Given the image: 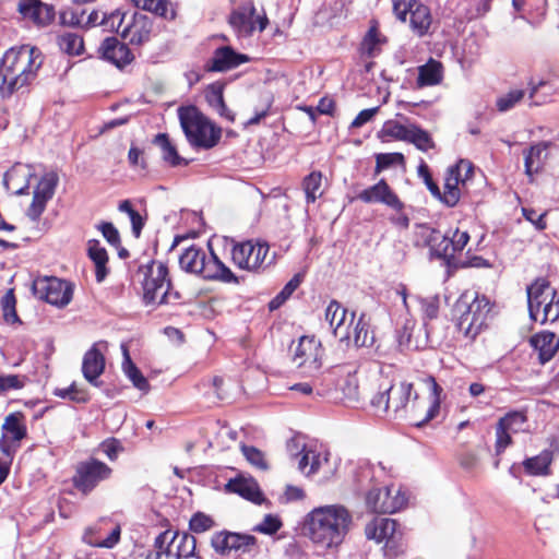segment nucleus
Wrapping results in <instances>:
<instances>
[{
	"label": "nucleus",
	"mask_w": 559,
	"mask_h": 559,
	"mask_svg": "<svg viewBox=\"0 0 559 559\" xmlns=\"http://www.w3.org/2000/svg\"><path fill=\"white\" fill-rule=\"evenodd\" d=\"M153 20L145 13L134 12L121 31V37L130 45L141 46L151 39Z\"/></svg>",
	"instance_id": "2eb2a0df"
},
{
	"label": "nucleus",
	"mask_w": 559,
	"mask_h": 559,
	"mask_svg": "<svg viewBox=\"0 0 559 559\" xmlns=\"http://www.w3.org/2000/svg\"><path fill=\"white\" fill-rule=\"evenodd\" d=\"M302 275L300 273L295 274L289 282L283 287V289L270 301V310L280 308L298 288L302 282Z\"/></svg>",
	"instance_id": "c03bdc74"
},
{
	"label": "nucleus",
	"mask_w": 559,
	"mask_h": 559,
	"mask_svg": "<svg viewBox=\"0 0 559 559\" xmlns=\"http://www.w3.org/2000/svg\"><path fill=\"white\" fill-rule=\"evenodd\" d=\"M240 450L247 462L254 468L266 472L270 469L266 455L253 445L240 444Z\"/></svg>",
	"instance_id": "ea45409f"
},
{
	"label": "nucleus",
	"mask_w": 559,
	"mask_h": 559,
	"mask_svg": "<svg viewBox=\"0 0 559 559\" xmlns=\"http://www.w3.org/2000/svg\"><path fill=\"white\" fill-rule=\"evenodd\" d=\"M99 51L105 60L122 70L134 60V55L127 44L117 37H107L103 40Z\"/></svg>",
	"instance_id": "6ab92c4d"
},
{
	"label": "nucleus",
	"mask_w": 559,
	"mask_h": 559,
	"mask_svg": "<svg viewBox=\"0 0 559 559\" xmlns=\"http://www.w3.org/2000/svg\"><path fill=\"white\" fill-rule=\"evenodd\" d=\"M58 45L61 51L70 56H80L84 51L83 38L75 33H63L58 36Z\"/></svg>",
	"instance_id": "58836bf2"
},
{
	"label": "nucleus",
	"mask_w": 559,
	"mask_h": 559,
	"mask_svg": "<svg viewBox=\"0 0 559 559\" xmlns=\"http://www.w3.org/2000/svg\"><path fill=\"white\" fill-rule=\"evenodd\" d=\"M106 342L95 343L85 354L82 361V372L85 380L94 386H99L98 378L105 370V356L98 348Z\"/></svg>",
	"instance_id": "4be33fe9"
},
{
	"label": "nucleus",
	"mask_w": 559,
	"mask_h": 559,
	"mask_svg": "<svg viewBox=\"0 0 559 559\" xmlns=\"http://www.w3.org/2000/svg\"><path fill=\"white\" fill-rule=\"evenodd\" d=\"M396 527L397 523L393 519L374 518L366 524L365 535L367 539L378 544L385 540L386 547L390 548L396 540Z\"/></svg>",
	"instance_id": "aec40b11"
},
{
	"label": "nucleus",
	"mask_w": 559,
	"mask_h": 559,
	"mask_svg": "<svg viewBox=\"0 0 559 559\" xmlns=\"http://www.w3.org/2000/svg\"><path fill=\"white\" fill-rule=\"evenodd\" d=\"M126 19L127 12L121 9H117L110 13L106 12L105 15H102V26L105 31L116 32L121 35Z\"/></svg>",
	"instance_id": "09e8293b"
},
{
	"label": "nucleus",
	"mask_w": 559,
	"mask_h": 559,
	"mask_svg": "<svg viewBox=\"0 0 559 559\" xmlns=\"http://www.w3.org/2000/svg\"><path fill=\"white\" fill-rule=\"evenodd\" d=\"M135 4L142 10L154 13L166 20L171 21L176 17V12L169 9L170 3L167 0H136Z\"/></svg>",
	"instance_id": "4c0bfd02"
},
{
	"label": "nucleus",
	"mask_w": 559,
	"mask_h": 559,
	"mask_svg": "<svg viewBox=\"0 0 559 559\" xmlns=\"http://www.w3.org/2000/svg\"><path fill=\"white\" fill-rule=\"evenodd\" d=\"M396 163H404L402 153H380L376 156V173L378 174Z\"/></svg>",
	"instance_id": "bf43d9fd"
},
{
	"label": "nucleus",
	"mask_w": 559,
	"mask_h": 559,
	"mask_svg": "<svg viewBox=\"0 0 559 559\" xmlns=\"http://www.w3.org/2000/svg\"><path fill=\"white\" fill-rule=\"evenodd\" d=\"M170 544L177 543L176 552L173 554L174 557L182 558H191L195 556L197 549V539L193 535L189 533H175L170 538Z\"/></svg>",
	"instance_id": "f704fd0d"
},
{
	"label": "nucleus",
	"mask_w": 559,
	"mask_h": 559,
	"mask_svg": "<svg viewBox=\"0 0 559 559\" xmlns=\"http://www.w3.org/2000/svg\"><path fill=\"white\" fill-rule=\"evenodd\" d=\"M44 56L37 47L22 45L10 48L1 59L0 95L10 97L37 76Z\"/></svg>",
	"instance_id": "f257e3e1"
},
{
	"label": "nucleus",
	"mask_w": 559,
	"mask_h": 559,
	"mask_svg": "<svg viewBox=\"0 0 559 559\" xmlns=\"http://www.w3.org/2000/svg\"><path fill=\"white\" fill-rule=\"evenodd\" d=\"M491 307L485 296L475 294L469 299L467 294L462 295L454 305L456 328L465 337L474 340L487 325Z\"/></svg>",
	"instance_id": "39448f33"
},
{
	"label": "nucleus",
	"mask_w": 559,
	"mask_h": 559,
	"mask_svg": "<svg viewBox=\"0 0 559 559\" xmlns=\"http://www.w3.org/2000/svg\"><path fill=\"white\" fill-rule=\"evenodd\" d=\"M211 546L216 554L227 556L230 554L229 531H221L215 533L211 538Z\"/></svg>",
	"instance_id": "4d7b16f0"
},
{
	"label": "nucleus",
	"mask_w": 559,
	"mask_h": 559,
	"mask_svg": "<svg viewBox=\"0 0 559 559\" xmlns=\"http://www.w3.org/2000/svg\"><path fill=\"white\" fill-rule=\"evenodd\" d=\"M215 525L214 520L203 512H197L189 522V528L197 534L204 533Z\"/></svg>",
	"instance_id": "864d4df0"
},
{
	"label": "nucleus",
	"mask_w": 559,
	"mask_h": 559,
	"mask_svg": "<svg viewBox=\"0 0 559 559\" xmlns=\"http://www.w3.org/2000/svg\"><path fill=\"white\" fill-rule=\"evenodd\" d=\"M357 199L364 203H382L396 212H402L404 209V203L384 179L360 191Z\"/></svg>",
	"instance_id": "f3484780"
},
{
	"label": "nucleus",
	"mask_w": 559,
	"mask_h": 559,
	"mask_svg": "<svg viewBox=\"0 0 559 559\" xmlns=\"http://www.w3.org/2000/svg\"><path fill=\"white\" fill-rule=\"evenodd\" d=\"M153 143L160 147L163 159L168 163L170 166H179L189 164L188 160L182 158L178 152L176 146L170 142L168 134L158 133L155 135Z\"/></svg>",
	"instance_id": "2f4dec72"
},
{
	"label": "nucleus",
	"mask_w": 559,
	"mask_h": 559,
	"mask_svg": "<svg viewBox=\"0 0 559 559\" xmlns=\"http://www.w3.org/2000/svg\"><path fill=\"white\" fill-rule=\"evenodd\" d=\"M353 525V514L343 504L314 508L308 515L309 537L324 548L341 545Z\"/></svg>",
	"instance_id": "f03ea898"
},
{
	"label": "nucleus",
	"mask_w": 559,
	"mask_h": 559,
	"mask_svg": "<svg viewBox=\"0 0 559 559\" xmlns=\"http://www.w3.org/2000/svg\"><path fill=\"white\" fill-rule=\"evenodd\" d=\"M527 421V417L524 412L512 411L501 417L497 424L502 426L506 430L512 433L523 431L524 425Z\"/></svg>",
	"instance_id": "37998d69"
},
{
	"label": "nucleus",
	"mask_w": 559,
	"mask_h": 559,
	"mask_svg": "<svg viewBox=\"0 0 559 559\" xmlns=\"http://www.w3.org/2000/svg\"><path fill=\"white\" fill-rule=\"evenodd\" d=\"M551 461V451L544 450L538 455L526 459L523 462V466L525 472L530 475H547Z\"/></svg>",
	"instance_id": "72a5a7b5"
},
{
	"label": "nucleus",
	"mask_w": 559,
	"mask_h": 559,
	"mask_svg": "<svg viewBox=\"0 0 559 559\" xmlns=\"http://www.w3.org/2000/svg\"><path fill=\"white\" fill-rule=\"evenodd\" d=\"M393 11L396 17L405 22L407 14H411V28L419 37L429 33L432 23L430 9L418 0L394 1Z\"/></svg>",
	"instance_id": "6e6552de"
},
{
	"label": "nucleus",
	"mask_w": 559,
	"mask_h": 559,
	"mask_svg": "<svg viewBox=\"0 0 559 559\" xmlns=\"http://www.w3.org/2000/svg\"><path fill=\"white\" fill-rule=\"evenodd\" d=\"M224 87L225 84L222 82H214L210 84L205 92V99L212 108L223 106L224 100Z\"/></svg>",
	"instance_id": "6e6d98bb"
},
{
	"label": "nucleus",
	"mask_w": 559,
	"mask_h": 559,
	"mask_svg": "<svg viewBox=\"0 0 559 559\" xmlns=\"http://www.w3.org/2000/svg\"><path fill=\"white\" fill-rule=\"evenodd\" d=\"M121 530L117 525L111 533L105 539H91L88 538V545L94 547L112 548L120 539Z\"/></svg>",
	"instance_id": "69168bd1"
},
{
	"label": "nucleus",
	"mask_w": 559,
	"mask_h": 559,
	"mask_svg": "<svg viewBox=\"0 0 559 559\" xmlns=\"http://www.w3.org/2000/svg\"><path fill=\"white\" fill-rule=\"evenodd\" d=\"M406 142L414 144L416 148L423 152H427L428 150L435 147V143L430 134L415 123L411 124V130Z\"/></svg>",
	"instance_id": "a19ab883"
},
{
	"label": "nucleus",
	"mask_w": 559,
	"mask_h": 559,
	"mask_svg": "<svg viewBox=\"0 0 559 559\" xmlns=\"http://www.w3.org/2000/svg\"><path fill=\"white\" fill-rule=\"evenodd\" d=\"M225 490L227 492L237 493L255 504H261L265 500L257 480L252 477L247 478L240 475L229 479L225 485Z\"/></svg>",
	"instance_id": "b1692460"
},
{
	"label": "nucleus",
	"mask_w": 559,
	"mask_h": 559,
	"mask_svg": "<svg viewBox=\"0 0 559 559\" xmlns=\"http://www.w3.org/2000/svg\"><path fill=\"white\" fill-rule=\"evenodd\" d=\"M21 414L12 413L8 415L2 425V429L12 436L13 441H21L26 437V427L21 424Z\"/></svg>",
	"instance_id": "a18cd8bd"
},
{
	"label": "nucleus",
	"mask_w": 559,
	"mask_h": 559,
	"mask_svg": "<svg viewBox=\"0 0 559 559\" xmlns=\"http://www.w3.org/2000/svg\"><path fill=\"white\" fill-rule=\"evenodd\" d=\"M254 253V243L250 240L235 243L231 250L233 262L240 269L252 271L251 261Z\"/></svg>",
	"instance_id": "473e14b6"
},
{
	"label": "nucleus",
	"mask_w": 559,
	"mask_h": 559,
	"mask_svg": "<svg viewBox=\"0 0 559 559\" xmlns=\"http://www.w3.org/2000/svg\"><path fill=\"white\" fill-rule=\"evenodd\" d=\"M323 349L314 336H301L295 347L293 361L308 376H313L322 367Z\"/></svg>",
	"instance_id": "9d476101"
},
{
	"label": "nucleus",
	"mask_w": 559,
	"mask_h": 559,
	"mask_svg": "<svg viewBox=\"0 0 559 559\" xmlns=\"http://www.w3.org/2000/svg\"><path fill=\"white\" fill-rule=\"evenodd\" d=\"M546 150L547 144L540 142L524 151V167L527 176L532 177L543 168L544 160L546 158Z\"/></svg>",
	"instance_id": "c85d7f7f"
},
{
	"label": "nucleus",
	"mask_w": 559,
	"mask_h": 559,
	"mask_svg": "<svg viewBox=\"0 0 559 559\" xmlns=\"http://www.w3.org/2000/svg\"><path fill=\"white\" fill-rule=\"evenodd\" d=\"M98 229L102 231L108 243L116 248L120 246V235L112 223L104 222L98 226Z\"/></svg>",
	"instance_id": "0e129e2a"
},
{
	"label": "nucleus",
	"mask_w": 559,
	"mask_h": 559,
	"mask_svg": "<svg viewBox=\"0 0 559 559\" xmlns=\"http://www.w3.org/2000/svg\"><path fill=\"white\" fill-rule=\"evenodd\" d=\"M25 377L17 374H2L0 373V395L7 393L10 390H20L24 386Z\"/></svg>",
	"instance_id": "13d9d810"
},
{
	"label": "nucleus",
	"mask_w": 559,
	"mask_h": 559,
	"mask_svg": "<svg viewBox=\"0 0 559 559\" xmlns=\"http://www.w3.org/2000/svg\"><path fill=\"white\" fill-rule=\"evenodd\" d=\"M423 381L429 390L430 404L425 416L415 423L417 427H423L437 418L440 413L441 394L443 392V389L437 383L432 376L425 377Z\"/></svg>",
	"instance_id": "a878e982"
},
{
	"label": "nucleus",
	"mask_w": 559,
	"mask_h": 559,
	"mask_svg": "<svg viewBox=\"0 0 559 559\" xmlns=\"http://www.w3.org/2000/svg\"><path fill=\"white\" fill-rule=\"evenodd\" d=\"M340 389L343 392V395L348 401H357L358 400V381L357 378L353 374H348L341 383Z\"/></svg>",
	"instance_id": "052dcab7"
},
{
	"label": "nucleus",
	"mask_w": 559,
	"mask_h": 559,
	"mask_svg": "<svg viewBox=\"0 0 559 559\" xmlns=\"http://www.w3.org/2000/svg\"><path fill=\"white\" fill-rule=\"evenodd\" d=\"M254 14L253 2L245 1L230 13L228 22L238 36L248 37L255 29Z\"/></svg>",
	"instance_id": "412c9836"
},
{
	"label": "nucleus",
	"mask_w": 559,
	"mask_h": 559,
	"mask_svg": "<svg viewBox=\"0 0 559 559\" xmlns=\"http://www.w3.org/2000/svg\"><path fill=\"white\" fill-rule=\"evenodd\" d=\"M282 521L277 515L266 514L263 521L257 524L252 531L265 535H273L282 527Z\"/></svg>",
	"instance_id": "5fc2aeb1"
},
{
	"label": "nucleus",
	"mask_w": 559,
	"mask_h": 559,
	"mask_svg": "<svg viewBox=\"0 0 559 559\" xmlns=\"http://www.w3.org/2000/svg\"><path fill=\"white\" fill-rule=\"evenodd\" d=\"M58 182L59 177L56 171H49L43 175L34 190L33 201L26 212L29 219L33 222L39 219L46 209L47 202L52 199Z\"/></svg>",
	"instance_id": "4468645a"
},
{
	"label": "nucleus",
	"mask_w": 559,
	"mask_h": 559,
	"mask_svg": "<svg viewBox=\"0 0 559 559\" xmlns=\"http://www.w3.org/2000/svg\"><path fill=\"white\" fill-rule=\"evenodd\" d=\"M34 295L48 304L58 307L67 306L72 299L71 285L57 277H39L33 282Z\"/></svg>",
	"instance_id": "1a4fd4ad"
},
{
	"label": "nucleus",
	"mask_w": 559,
	"mask_h": 559,
	"mask_svg": "<svg viewBox=\"0 0 559 559\" xmlns=\"http://www.w3.org/2000/svg\"><path fill=\"white\" fill-rule=\"evenodd\" d=\"M522 212L525 219L531 222L536 229L544 230L546 228L545 216L547 212L538 213L536 210L527 207H523Z\"/></svg>",
	"instance_id": "338daca9"
},
{
	"label": "nucleus",
	"mask_w": 559,
	"mask_h": 559,
	"mask_svg": "<svg viewBox=\"0 0 559 559\" xmlns=\"http://www.w3.org/2000/svg\"><path fill=\"white\" fill-rule=\"evenodd\" d=\"M248 61H250L248 55L237 52L230 46H221L206 61L204 70L206 72H227Z\"/></svg>",
	"instance_id": "dca6fc26"
},
{
	"label": "nucleus",
	"mask_w": 559,
	"mask_h": 559,
	"mask_svg": "<svg viewBox=\"0 0 559 559\" xmlns=\"http://www.w3.org/2000/svg\"><path fill=\"white\" fill-rule=\"evenodd\" d=\"M473 174V165L468 160L461 159L447 170L444 178V191L441 193V202L453 207L460 201L461 192L459 185H465Z\"/></svg>",
	"instance_id": "ddd939ff"
},
{
	"label": "nucleus",
	"mask_w": 559,
	"mask_h": 559,
	"mask_svg": "<svg viewBox=\"0 0 559 559\" xmlns=\"http://www.w3.org/2000/svg\"><path fill=\"white\" fill-rule=\"evenodd\" d=\"M181 128L192 147L210 150L222 138V129L215 126L197 107H181L178 110Z\"/></svg>",
	"instance_id": "20e7f679"
},
{
	"label": "nucleus",
	"mask_w": 559,
	"mask_h": 559,
	"mask_svg": "<svg viewBox=\"0 0 559 559\" xmlns=\"http://www.w3.org/2000/svg\"><path fill=\"white\" fill-rule=\"evenodd\" d=\"M258 540L253 535L229 532L230 551L251 552Z\"/></svg>",
	"instance_id": "79ce46f5"
},
{
	"label": "nucleus",
	"mask_w": 559,
	"mask_h": 559,
	"mask_svg": "<svg viewBox=\"0 0 559 559\" xmlns=\"http://www.w3.org/2000/svg\"><path fill=\"white\" fill-rule=\"evenodd\" d=\"M554 288L550 287V284L545 278H537L534 283L527 286L526 295H527V308L528 316L532 321H537V313L542 306L545 307L551 298V290Z\"/></svg>",
	"instance_id": "5701e85b"
},
{
	"label": "nucleus",
	"mask_w": 559,
	"mask_h": 559,
	"mask_svg": "<svg viewBox=\"0 0 559 559\" xmlns=\"http://www.w3.org/2000/svg\"><path fill=\"white\" fill-rule=\"evenodd\" d=\"M412 397H418L417 393L413 392V384L399 382L380 390L371 399V405L384 413L392 412L396 416L406 409Z\"/></svg>",
	"instance_id": "0eeeda50"
},
{
	"label": "nucleus",
	"mask_w": 559,
	"mask_h": 559,
	"mask_svg": "<svg viewBox=\"0 0 559 559\" xmlns=\"http://www.w3.org/2000/svg\"><path fill=\"white\" fill-rule=\"evenodd\" d=\"M111 468L95 459L82 462L76 467V473L73 477V484L76 489L83 493L91 492L100 481L106 480L111 475Z\"/></svg>",
	"instance_id": "f8f14e48"
},
{
	"label": "nucleus",
	"mask_w": 559,
	"mask_h": 559,
	"mask_svg": "<svg viewBox=\"0 0 559 559\" xmlns=\"http://www.w3.org/2000/svg\"><path fill=\"white\" fill-rule=\"evenodd\" d=\"M406 502L405 495L395 487L372 488L366 496L367 508L374 513H395Z\"/></svg>",
	"instance_id": "9b49d317"
},
{
	"label": "nucleus",
	"mask_w": 559,
	"mask_h": 559,
	"mask_svg": "<svg viewBox=\"0 0 559 559\" xmlns=\"http://www.w3.org/2000/svg\"><path fill=\"white\" fill-rule=\"evenodd\" d=\"M512 432L506 430L502 426L497 424L496 426V454L500 455L511 443H512Z\"/></svg>",
	"instance_id": "e2e57ef3"
},
{
	"label": "nucleus",
	"mask_w": 559,
	"mask_h": 559,
	"mask_svg": "<svg viewBox=\"0 0 559 559\" xmlns=\"http://www.w3.org/2000/svg\"><path fill=\"white\" fill-rule=\"evenodd\" d=\"M354 343L357 347H370L374 343V334L370 331V324L366 313H361L354 328Z\"/></svg>",
	"instance_id": "c9c22d12"
},
{
	"label": "nucleus",
	"mask_w": 559,
	"mask_h": 559,
	"mask_svg": "<svg viewBox=\"0 0 559 559\" xmlns=\"http://www.w3.org/2000/svg\"><path fill=\"white\" fill-rule=\"evenodd\" d=\"M559 319V295L556 289L551 290V298L544 307V316L540 320V324H545L548 321L551 323Z\"/></svg>",
	"instance_id": "3c124183"
},
{
	"label": "nucleus",
	"mask_w": 559,
	"mask_h": 559,
	"mask_svg": "<svg viewBox=\"0 0 559 559\" xmlns=\"http://www.w3.org/2000/svg\"><path fill=\"white\" fill-rule=\"evenodd\" d=\"M431 250L436 257L444 259L448 264L451 263V259H453L455 254L453 242L448 236H442L438 243L431 246Z\"/></svg>",
	"instance_id": "603ef678"
},
{
	"label": "nucleus",
	"mask_w": 559,
	"mask_h": 559,
	"mask_svg": "<svg viewBox=\"0 0 559 559\" xmlns=\"http://www.w3.org/2000/svg\"><path fill=\"white\" fill-rule=\"evenodd\" d=\"M121 350L123 354L122 370L124 374L138 390L147 393L151 389L150 383L141 370L132 361L128 346L126 344H121Z\"/></svg>",
	"instance_id": "cd10ccee"
},
{
	"label": "nucleus",
	"mask_w": 559,
	"mask_h": 559,
	"mask_svg": "<svg viewBox=\"0 0 559 559\" xmlns=\"http://www.w3.org/2000/svg\"><path fill=\"white\" fill-rule=\"evenodd\" d=\"M144 269L143 299L146 305H163L180 299V294L171 290L166 264L152 260Z\"/></svg>",
	"instance_id": "423d86ee"
},
{
	"label": "nucleus",
	"mask_w": 559,
	"mask_h": 559,
	"mask_svg": "<svg viewBox=\"0 0 559 559\" xmlns=\"http://www.w3.org/2000/svg\"><path fill=\"white\" fill-rule=\"evenodd\" d=\"M378 44H379L378 32H377V29L374 27H371L368 31V33L366 34V36H365V38L362 40V44H361L364 52L368 57H373L374 56V51H376V47H377Z\"/></svg>",
	"instance_id": "774afa93"
},
{
	"label": "nucleus",
	"mask_w": 559,
	"mask_h": 559,
	"mask_svg": "<svg viewBox=\"0 0 559 559\" xmlns=\"http://www.w3.org/2000/svg\"><path fill=\"white\" fill-rule=\"evenodd\" d=\"M442 80L441 62L429 59V61L418 68L417 85L419 87L437 85Z\"/></svg>",
	"instance_id": "7c9ffc66"
},
{
	"label": "nucleus",
	"mask_w": 559,
	"mask_h": 559,
	"mask_svg": "<svg viewBox=\"0 0 559 559\" xmlns=\"http://www.w3.org/2000/svg\"><path fill=\"white\" fill-rule=\"evenodd\" d=\"M397 116L403 118L406 123L403 124L394 120L385 121L379 133L380 138L389 136L399 141H407L412 123L403 115L397 114Z\"/></svg>",
	"instance_id": "e433bc0d"
},
{
	"label": "nucleus",
	"mask_w": 559,
	"mask_h": 559,
	"mask_svg": "<svg viewBox=\"0 0 559 559\" xmlns=\"http://www.w3.org/2000/svg\"><path fill=\"white\" fill-rule=\"evenodd\" d=\"M347 316V309L344 308L337 300L333 299L330 301L325 309V320L329 322L330 326L333 329V333L335 336L340 337V341L349 340V333L347 329L344 332H341V329L345 322Z\"/></svg>",
	"instance_id": "bb28decb"
},
{
	"label": "nucleus",
	"mask_w": 559,
	"mask_h": 559,
	"mask_svg": "<svg viewBox=\"0 0 559 559\" xmlns=\"http://www.w3.org/2000/svg\"><path fill=\"white\" fill-rule=\"evenodd\" d=\"M417 171L418 176L424 179V182L427 186V189L430 191V193L441 201V191L438 185L433 181L431 174L429 171V167L425 162L420 163Z\"/></svg>",
	"instance_id": "680f3d73"
},
{
	"label": "nucleus",
	"mask_w": 559,
	"mask_h": 559,
	"mask_svg": "<svg viewBox=\"0 0 559 559\" xmlns=\"http://www.w3.org/2000/svg\"><path fill=\"white\" fill-rule=\"evenodd\" d=\"M322 174L320 171L310 173L302 181L304 191L308 203H313L321 195Z\"/></svg>",
	"instance_id": "de8ad7c7"
},
{
	"label": "nucleus",
	"mask_w": 559,
	"mask_h": 559,
	"mask_svg": "<svg viewBox=\"0 0 559 559\" xmlns=\"http://www.w3.org/2000/svg\"><path fill=\"white\" fill-rule=\"evenodd\" d=\"M530 345L538 352V361L542 365L550 361L559 349V337L550 331H542L530 337Z\"/></svg>",
	"instance_id": "393cba45"
},
{
	"label": "nucleus",
	"mask_w": 559,
	"mask_h": 559,
	"mask_svg": "<svg viewBox=\"0 0 559 559\" xmlns=\"http://www.w3.org/2000/svg\"><path fill=\"white\" fill-rule=\"evenodd\" d=\"M179 265L185 272L200 275L207 281L238 283V277L218 259L211 247L206 253L199 246H190L179 255Z\"/></svg>",
	"instance_id": "7ed1b4c3"
},
{
	"label": "nucleus",
	"mask_w": 559,
	"mask_h": 559,
	"mask_svg": "<svg viewBox=\"0 0 559 559\" xmlns=\"http://www.w3.org/2000/svg\"><path fill=\"white\" fill-rule=\"evenodd\" d=\"M525 96L524 90H512L506 95L499 97L496 102V106L499 111L504 112L512 109L519 104Z\"/></svg>",
	"instance_id": "8fccbe9b"
},
{
	"label": "nucleus",
	"mask_w": 559,
	"mask_h": 559,
	"mask_svg": "<svg viewBox=\"0 0 559 559\" xmlns=\"http://www.w3.org/2000/svg\"><path fill=\"white\" fill-rule=\"evenodd\" d=\"M17 12L38 27L49 25L56 15L53 7L40 0H20L17 3Z\"/></svg>",
	"instance_id": "a211bd4d"
},
{
	"label": "nucleus",
	"mask_w": 559,
	"mask_h": 559,
	"mask_svg": "<svg viewBox=\"0 0 559 559\" xmlns=\"http://www.w3.org/2000/svg\"><path fill=\"white\" fill-rule=\"evenodd\" d=\"M87 252L90 259L95 263L96 281L102 283L108 274V270L106 267L108 262L107 251L105 248L100 247V242L98 240L92 239L88 241Z\"/></svg>",
	"instance_id": "c756f323"
},
{
	"label": "nucleus",
	"mask_w": 559,
	"mask_h": 559,
	"mask_svg": "<svg viewBox=\"0 0 559 559\" xmlns=\"http://www.w3.org/2000/svg\"><path fill=\"white\" fill-rule=\"evenodd\" d=\"M1 309L3 320L7 323H21V320L16 313V298L13 289H9L1 298Z\"/></svg>",
	"instance_id": "49530a36"
}]
</instances>
